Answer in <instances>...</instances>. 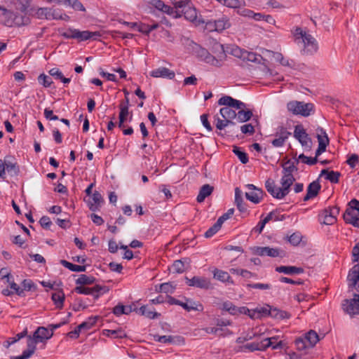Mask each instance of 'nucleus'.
<instances>
[{
    "mask_svg": "<svg viewBox=\"0 0 359 359\" xmlns=\"http://www.w3.org/2000/svg\"><path fill=\"white\" fill-rule=\"evenodd\" d=\"M295 161L287 160L282 164L283 176L280 180L281 187H276L273 180L269 178L265 182V188L267 191L276 199H283L290 191V187L295 181L293 172L297 170Z\"/></svg>",
    "mask_w": 359,
    "mask_h": 359,
    "instance_id": "obj_1",
    "label": "nucleus"
},
{
    "mask_svg": "<svg viewBox=\"0 0 359 359\" xmlns=\"http://www.w3.org/2000/svg\"><path fill=\"white\" fill-rule=\"evenodd\" d=\"M294 41L298 44H302L303 54L313 55L317 52L318 46L316 40L311 34H307L299 27H296L292 30Z\"/></svg>",
    "mask_w": 359,
    "mask_h": 359,
    "instance_id": "obj_2",
    "label": "nucleus"
},
{
    "mask_svg": "<svg viewBox=\"0 0 359 359\" xmlns=\"http://www.w3.org/2000/svg\"><path fill=\"white\" fill-rule=\"evenodd\" d=\"M218 104L224 106L220 109L219 112L222 118L229 121H232L233 119L236 118V112L232 108L241 109L245 107L244 102L229 95H224L219 98Z\"/></svg>",
    "mask_w": 359,
    "mask_h": 359,
    "instance_id": "obj_3",
    "label": "nucleus"
},
{
    "mask_svg": "<svg viewBox=\"0 0 359 359\" xmlns=\"http://www.w3.org/2000/svg\"><path fill=\"white\" fill-rule=\"evenodd\" d=\"M60 35L65 39H74L79 41H84L91 39L97 40L101 36V33L100 32L80 31L76 29L69 28L64 32H61Z\"/></svg>",
    "mask_w": 359,
    "mask_h": 359,
    "instance_id": "obj_4",
    "label": "nucleus"
},
{
    "mask_svg": "<svg viewBox=\"0 0 359 359\" xmlns=\"http://www.w3.org/2000/svg\"><path fill=\"white\" fill-rule=\"evenodd\" d=\"M288 111L294 115L309 116L314 111V106L312 103H305L299 101H291L287 104Z\"/></svg>",
    "mask_w": 359,
    "mask_h": 359,
    "instance_id": "obj_5",
    "label": "nucleus"
},
{
    "mask_svg": "<svg viewBox=\"0 0 359 359\" xmlns=\"http://www.w3.org/2000/svg\"><path fill=\"white\" fill-rule=\"evenodd\" d=\"M348 205L344 214V219L346 223L359 227V201L352 199Z\"/></svg>",
    "mask_w": 359,
    "mask_h": 359,
    "instance_id": "obj_6",
    "label": "nucleus"
},
{
    "mask_svg": "<svg viewBox=\"0 0 359 359\" xmlns=\"http://www.w3.org/2000/svg\"><path fill=\"white\" fill-rule=\"evenodd\" d=\"M175 8H180L181 13L184 18L191 21L194 22L197 20V12L195 8L192 6L191 3L188 0H180L173 2Z\"/></svg>",
    "mask_w": 359,
    "mask_h": 359,
    "instance_id": "obj_7",
    "label": "nucleus"
},
{
    "mask_svg": "<svg viewBox=\"0 0 359 359\" xmlns=\"http://www.w3.org/2000/svg\"><path fill=\"white\" fill-rule=\"evenodd\" d=\"M275 339V337H267L262 339L259 342H252L246 344L243 346H241L238 348L237 351L240 352H253L255 351H265L267 348H269L272 344V340Z\"/></svg>",
    "mask_w": 359,
    "mask_h": 359,
    "instance_id": "obj_8",
    "label": "nucleus"
},
{
    "mask_svg": "<svg viewBox=\"0 0 359 359\" xmlns=\"http://www.w3.org/2000/svg\"><path fill=\"white\" fill-rule=\"evenodd\" d=\"M231 27L229 18L227 16H222L217 20H211L205 22V29L208 32H222Z\"/></svg>",
    "mask_w": 359,
    "mask_h": 359,
    "instance_id": "obj_9",
    "label": "nucleus"
},
{
    "mask_svg": "<svg viewBox=\"0 0 359 359\" xmlns=\"http://www.w3.org/2000/svg\"><path fill=\"white\" fill-rule=\"evenodd\" d=\"M339 208L337 206L329 207L322 210L318 215V221L325 225H332L337 222Z\"/></svg>",
    "mask_w": 359,
    "mask_h": 359,
    "instance_id": "obj_10",
    "label": "nucleus"
},
{
    "mask_svg": "<svg viewBox=\"0 0 359 359\" xmlns=\"http://www.w3.org/2000/svg\"><path fill=\"white\" fill-rule=\"evenodd\" d=\"M168 303L171 305L175 304L181 306L184 309L187 311H202L203 310V306L199 303L196 302L190 299H187V302L184 303L175 297L168 296Z\"/></svg>",
    "mask_w": 359,
    "mask_h": 359,
    "instance_id": "obj_11",
    "label": "nucleus"
},
{
    "mask_svg": "<svg viewBox=\"0 0 359 359\" xmlns=\"http://www.w3.org/2000/svg\"><path fill=\"white\" fill-rule=\"evenodd\" d=\"M341 306L343 310L351 316L359 314V294H354L353 299H344Z\"/></svg>",
    "mask_w": 359,
    "mask_h": 359,
    "instance_id": "obj_12",
    "label": "nucleus"
},
{
    "mask_svg": "<svg viewBox=\"0 0 359 359\" xmlns=\"http://www.w3.org/2000/svg\"><path fill=\"white\" fill-rule=\"evenodd\" d=\"M195 51L198 57H200L202 60L208 64H210L213 66L220 67L222 64L220 63L219 60L217 59V57L212 55H211L207 49L196 45L195 48Z\"/></svg>",
    "mask_w": 359,
    "mask_h": 359,
    "instance_id": "obj_13",
    "label": "nucleus"
},
{
    "mask_svg": "<svg viewBox=\"0 0 359 359\" xmlns=\"http://www.w3.org/2000/svg\"><path fill=\"white\" fill-rule=\"evenodd\" d=\"M294 137L301 143L303 147L309 149L311 148V139L309 137V135L306 133L302 125H297L294 127Z\"/></svg>",
    "mask_w": 359,
    "mask_h": 359,
    "instance_id": "obj_14",
    "label": "nucleus"
},
{
    "mask_svg": "<svg viewBox=\"0 0 359 359\" xmlns=\"http://www.w3.org/2000/svg\"><path fill=\"white\" fill-rule=\"evenodd\" d=\"M247 188L249 191L245 193L246 198L255 204L259 203L264 195V191L257 188L254 184H248Z\"/></svg>",
    "mask_w": 359,
    "mask_h": 359,
    "instance_id": "obj_15",
    "label": "nucleus"
},
{
    "mask_svg": "<svg viewBox=\"0 0 359 359\" xmlns=\"http://www.w3.org/2000/svg\"><path fill=\"white\" fill-rule=\"evenodd\" d=\"M185 280L186 283L191 287L208 290L211 286L209 279L203 276H194L192 278L185 277Z\"/></svg>",
    "mask_w": 359,
    "mask_h": 359,
    "instance_id": "obj_16",
    "label": "nucleus"
},
{
    "mask_svg": "<svg viewBox=\"0 0 359 359\" xmlns=\"http://www.w3.org/2000/svg\"><path fill=\"white\" fill-rule=\"evenodd\" d=\"M290 135L291 133L287 131L285 128L279 127L274 134L275 138L271 142L272 145L275 147H283Z\"/></svg>",
    "mask_w": 359,
    "mask_h": 359,
    "instance_id": "obj_17",
    "label": "nucleus"
},
{
    "mask_svg": "<svg viewBox=\"0 0 359 359\" xmlns=\"http://www.w3.org/2000/svg\"><path fill=\"white\" fill-rule=\"evenodd\" d=\"M53 334V333L50 332L47 328L44 327H39L34 332L33 336L31 337V340L32 341H35V344H36L51 338Z\"/></svg>",
    "mask_w": 359,
    "mask_h": 359,
    "instance_id": "obj_18",
    "label": "nucleus"
},
{
    "mask_svg": "<svg viewBox=\"0 0 359 359\" xmlns=\"http://www.w3.org/2000/svg\"><path fill=\"white\" fill-rule=\"evenodd\" d=\"M208 45L210 46L211 51L216 55L217 59L219 60L220 63L226 57V51L224 46L213 39L208 40Z\"/></svg>",
    "mask_w": 359,
    "mask_h": 359,
    "instance_id": "obj_19",
    "label": "nucleus"
},
{
    "mask_svg": "<svg viewBox=\"0 0 359 359\" xmlns=\"http://www.w3.org/2000/svg\"><path fill=\"white\" fill-rule=\"evenodd\" d=\"M283 251L278 248H272L270 247H257L255 249V253L259 256H269L271 257H277L281 256Z\"/></svg>",
    "mask_w": 359,
    "mask_h": 359,
    "instance_id": "obj_20",
    "label": "nucleus"
},
{
    "mask_svg": "<svg viewBox=\"0 0 359 359\" xmlns=\"http://www.w3.org/2000/svg\"><path fill=\"white\" fill-rule=\"evenodd\" d=\"M74 291L78 294L90 295L94 292H102V293H105L108 291L105 286H100L99 285H96L93 287H88L84 286H76L74 288Z\"/></svg>",
    "mask_w": 359,
    "mask_h": 359,
    "instance_id": "obj_21",
    "label": "nucleus"
},
{
    "mask_svg": "<svg viewBox=\"0 0 359 359\" xmlns=\"http://www.w3.org/2000/svg\"><path fill=\"white\" fill-rule=\"evenodd\" d=\"M348 287H356L359 283V263L355 264L347 276Z\"/></svg>",
    "mask_w": 359,
    "mask_h": 359,
    "instance_id": "obj_22",
    "label": "nucleus"
},
{
    "mask_svg": "<svg viewBox=\"0 0 359 359\" xmlns=\"http://www.w3.org/2000/svg\"><path fill=\"white\" fill-rule=\"evenodd\" d=\"M321 189L318 180H315L310 183L307 187L306 194L304 197V201H308L309 200L316 197Z\"/></svg>",
    "mask_w": 359,
    "mask_h": 359,
    "instance_id": "obj_23",
    "label": "nucleus"
},
{
    "mask_svg": "<svg viewBox=\"0 0 359 359\" xmlns=\"http://www.w3.org/2000/svg\"><path fill=\"white\" fill-rule=\"evenodd\" d=\"M212 273L213 278L220 282L231 285L234 284V281L227 271L215 268L213 269Z\"/></svg>",
    "mask_w": 359,
    "mask_h": 359,
    "instance_id": "obj_24",
    "label": "nucleus"
},
{
    "mask_svg": "<svg viewBox=\"0 0 359 359\" xmlns=\"http://www.w3.org/2000/svg\"><path fill=\"white\" fill-rule=\"evenodd\" d=\"M150 75L152 77L158 78H168L170 79H174L175 74L173 71L170 70L169 69L161 67L158 69H156L151 72Z\"/></svg>",
    "mask_w": 359,
    "mask_h": 359,
    "instance_id": "obj_25",
    "label": "nucleus"
},
{
    "mask_svg": "<svg viewBox=\"0 0 359 359\" xmlns=\"http://www.w3.org/2000/svg\"><path fill=\"white\" fill-rule=\"evenodd\" d=\"M134 311L141 316H144L149 319L158 318L161 314L149 308L147 305L142 306L140 308H135Z\"/></svg>",
    "mask_w": 359,
    "mask_h": 359,
    "instance_id": "obj_26",
    "label": "nucleus"
},
{
    "mask_svg": "<svg viewBox=\"0 0 359 359\" xmlns=\"http://www.w3.org/2000/svg\"><path fill=\"white\" fill-rule=\"evenodd\" d=\"M276 271L286 275L301 274L304 273V269L295 266H279L276 268Z\"/></svg>",
    "mask_w": 359,
    "mask_h": 359,
    "instance_id": "obj_27",
    "label": "nucleus"
},
{
    "mask_svg": "<svg viewBox=\"0 0 359 359\" xmlns=\"http://www.w3.org/2000/svg\"><path fill=\"white\" fill-rule=\"evenodd\" d=\"M102 201V197L101 194L98 191H95L88 201L89 209L93 212L98 210Z\"/></svg>",
    "mask_w": 359,
    "mask_h": 359,
    "instance_id": "obj_28",
    "label": "nucleus"
},
{
    "mask_svg": "<svg viewBox=\"0 0 359 359\" xmlns=\"http://www.w3.org/2000/svg\"><path fill=\"white\" fill-rule=\"evenodd\" d=\"M13 16L14 13L0 6V23L8 27H12L11 19H13Z\"/></svg>",
    "mask_w": 359,
    "mask_h": 359,
    "instance_id": "obj_29",
    "label": "nucleus"
},
{
    "mask_svg": "<svg viewBox=\"0 0 359 359\" xmlns=\"http://www.w3.org/2000/svg\"><path fill=\"white\" fill-rule=\"evenodd\" d=\"M11 20H12V27L13 26L20 27V26H25V25H29L30 22V18L29 15H27L25 13V14H22V13L15 14L14 13V16L13 17V19H11Z\"/></svg>",
    "mask_w": 359,
    "mask_h": 359,
    "instance_id": "obj_30",
    "label": "nucleus"
},
{
    "mask_svg": "<svg viewBox=\"0 0 359 359\" xmlns=\"http://www.w3.org/2000/svg\"><path fill=\"white\" fill-rule=\"evenodd\" d=\"M320 176H325L327 180H329L331 183L337 184L339 182L341 173L337 171H328L327 169H323L320 172Z\"/></svg>",
    "mask_w": 359,
    "mask_h": 359,
    "instance_id": "obj_31",
    "label": "nucleus"
},
{
    "mask_svg": "<svg viewBox=\"0 0 359 359\" xmlns=\"http://www.w3.org/2000/svg\"><path fill=\"white\" fill-rule=\"evenodd\" d=\"M213 191V187L210 184H204L200 189L196 200L198 203L203 202L206 197L210 196Z\"/></svg>",
    "mask_w": 359,
    "mask_h": 359,
    "instance_id": "obj_32",
    "label": "nucleus"
},
{
    "mask_svg": "<svg viewBox=\"0 0 359 359\" xmlns=\"http://www.w3.org/2000/svg\"><path fill=\"white\" fill-rule=\"evenodd\" d=\"M269 316L276 319H287L290 317V314L287 311L272 307H269Z\"/></svg>",
    "mask_w": 359,
    "mask_h": 359,
    "instance_id": "obj_33",
    "label": "nucleus"
},
{
    "mask_svg": "<svg viewBox=\"0 0 359 359\" xmlns=\"http://www.w3.org/2000/svg\"><path fill=\"white\" fill-rule=\"evenodd\" d=\"M304 337L305 338L304 341L307 342L310 348L313 347L320 340L318 334L314 330H310L305 334Z\"/></svg>",
    "mask_w": 359,
    "mask_h": 359,
    "instance_id": "obj_34",
    "label": "nucleus"
},
{
    "mask_svg": "<svg viewBox=\"0 0 359 359\" xmlns=\"http://www.w3.org/2000/svg\"><path fill=\"white\" fill-rule=\"evenodd\" d=\"M6 159V170L11 176H18L20 173V168L16 162Z\"/></svg>",
    "mask_w": 359,
    "mask_h": 359,
    "instance_id": "obj_35",
    "label": "nucleus"
},
{
    "mask_svg": "<svg viewBox=\"0 0 359 359\" xmlns=\"http://www.w3.org/2000/svg\"><path fill=\"white\" fill-rule=\"evenodd\" d=\"M50 20H62L65 21H68L69 20V17L67 14L64 13L60 9L50 8Z\"/></svg>",
    "mask_w": 359,
    "mask_h": 359,
    "instance_id": "obj_36",
    "label": "nucleus"
},
{
    "mask_svg": "<svg viewBox=\"0 0 359 359\" xmlns=\"http://www.w3.org/2000/svg\"><path fill=\"white\" fill-rule=\"evenodd\" d=\"M27 347L28 348L23 351L22 354L25 359L29 358L36 350L35 341L31 340V336L27 337Z\"/></svg>",
    "mask_w": 359,
    "mask_h": 359,
    "instance_id": "obj_37",
    "label": "nucleus"
},
{
    "mask_svg": "<svg viewBox=\"0 0 359 359\" xmlns=\"http://www.w3.org/2000/svg\"><path fill=\"white\" fill-rule=\"evenodd\" d=\"M60 264L63 266H65V268L68 269L69 270H70L72 271L83 272V271H86V266H80V265L74 264L69 262L64 259H62L60 261Z\"/></svg>",
    "mask_w": 359,
    "mask_h": 359,
    "instance_id": "obj_38",
    "label": "nucleus"
},
{
    "mask_svg": "<svg viewBox=\"0 0 359 359\" xmlns=\"http://www.w3.org/2000/svg\"><path fill=\"white\" fill-rule=\"evenodd\" d=\"M176 289V284L173 283H164L159 285V289H156L157 292H164L166 294H172L174 293Z\"/></svg>",
    "mask_w": 359,
    "mask_h": 359,
    "instance_id": "obj_39",
    "label": "nucleus"
},
{
    "mask_svg": "<svg viewBox=\"0 0 359 359\" xmlns=\"http://www.w3.org/2000/svg\"><path fill=\"white\" fill-rule=\"evenodd\" d=\"M97 320V316H92L88 318L86 321L83 322L79 325H78V331L82 330H88L93 327V325H95Z\"/></svg>",
    "mask_w": 359,
    "mask_h": 359,
    "instance_id": "obj_40",
    "label": "nucleus"
},
{
    "mask_svg": "<svg viewBox=\"0 0 359 359\" xmlns=\"http://www.w3.org/2000/svg\"><path fill=\"white\" fill-rule=\"evenodd\" d=\"M242 58L243 60H246L248 61L257 62V63H261V61L262 60V57L260 55H257L255 53L248 52L246 50L243 51Z\"/></svg>",
    "mask_w": 359,
    "mask_h": 359,
    "instance_id": "obj_41",
    "label": "nucleus"
},
{
    "mask_svg": "<svg viewBox=\"0 0 359 359\" xmlns=\"http://www.w3.org/2000/svg\"><path fill=\"white\" fill-rule=\"evenodd\" d=\"M158 27V23H153L151 25L138 23L137 30L142 34L148 35L152 30L156 29Z\"/></svg>",
    "mask_w": 359,
    "mask_h": 359,
    "instance_id": "obj_42",
    "label": "nucleus"
},
{
    "mask_svg": "<svg viewBox=\"0 0 359 359\" xmlns=\"http://www.w3.org/2000/svg\"><path fill=\"white\" fill-rule=\"evenodd\" d=\"M215 119L216 121L215 126H216V128L219 130V132H222V130H224L226 127L235 126L234 122L229 121L228 120L224 119V118L222 120V119L219 118V117L215 116Z\"/></svg>",
    "mask_w": 359,
    "mask_h": 359,
    "instance_id": "obj_43",
    "label": "nucleus"
},
{
    "mask_svg": "<svg viewBox=\"0 0 359 359\" xmlns=\"http://www.w3.org/2000/svg\"><path fill=\"white\" fill-rule=\"evenodd\" d=\"M65 298V294L62 291H58L52 294V300L57 308H62Z\"/></svg>",
    "mask_w": 359,
    "mask_h": 359,
    "instance_id": "obj_44",
    "label": "nucleus"
},
{
    "mask_svg": "<svg viewBox=\"0 0 359 359\" xmlns=\"http://www.w3.org/2000/svg\"><path fill=\"white\" fill-rule=\"evenodd\" d=\"M252 112L250 110H243L241 109L238 113H236V117L239 122H246L249 121L252 116Z\"/></svg>",
    "mask_w": 359,
    "mask_h": 359,
    "instance_id": "obj_45",
    "label": "nucleus"
},
{
    "mask_svg": "<svg viewBox=\"0 0 359 359\" xmlns=\"http://www.w3.org/2000/svg\"><path fill=\"white\" fill-rule=\"evenodd\" d=\"M95 278L93 276H88L85 274H81L76 280V283L81 285H91L95 283Z\"/></svg>",
    "mask_w": 359,
    "mask_h": 359,
    "instance_id": "obj_46",
    "label": "nucleus"
},
{
    "mask_svg": "<svg viewBox=\"0 0 359 359\" xmlns=\"http://www.w3.org/2000/svg\"><path fill=\"white\" fill-rule=\"evenodd\" d=\"M317 139L319 145H320L321 143L325 144V146L329 144L327 135L325 130L321 128L317 129Z\"/></svg>",
    "mask_w": 359,
    "mask_h": 359,
    "instance_id": "obj_47",
    "label": "nucleus"
},
{
    "mask_svg": "<svg viewBox=\"0 0 359 359\" xmlns=\"http://www.w3.org/2000/svg\"><path fill=\"white\" fill-rule=\"evenodd\" d=\"M299 161L309 165H315L318 162V159L316 158V157H308L305 156L304 154H300L298 156V158L295 159L296 163H299Z\"/></svg>",
    "mask_w": 359,
    "mask_h": 359,
    "instance_id": "obj_48",
    "label": "nucleus"
},
{
    "mask_svg": "<svg viewBox=\"0 0 359 359\" xmlns=\"http://www.w3.org/2000/svg\"><path fill=\"white\" fill-rule=\"evenodd\" d=\"M104 334L114 339L123 338L126 334L121 330H104Z\"/></svg>",
    "mask_w": 359,
    "mask_h": 359,
    "instance_id": "obj_49",
    "label": "nucleus"
},
{
    "mask_svg": "<svg viewBox=\"0 0 359 359\" xmlns=\"http://www.w3.org/2000/svg\"><path fill=\"white\" fill-rule=\"evenodd\" d=\"M221 309L229 312L231 315H236L237 306H236L231 302L226 301L222 304Z\"/></svg>",
    "mask_w": 359,
    "mask_h": 359,
    "instance_id": "obj_50",
    "label": "nucleus"
},
{
    "mask_svg": "<svg viewBox=\"0 0 359 359\" xmlns=\"http://www.w3.org/2000/svg\"><path fill=\"white\" fill-rule=\"evenodd\" d=\"M233 151L237 156V157L242 163L245 164L248 162V154L245 152L241 151L239 147H234Z\"/></svg>",
    "mask_w": 359,
    "mask_h": 359,
    "instance_id": "obj_51",
    "label": "nucleus"
},
{
    "mask_svg": "<svg viewBox=\"0 0 359 359\" xmlns=\"http://www.w3.org/2000/svg\"><path fill=\"white\" fill-rule=\"evenodd\" d=\"M27 330L26 328L22 332L17 334L15 337L10 338L9 340L6 341V344L5 345V346L6 348H8L11 344L17 342L22 338L25 337L27 335Z\"/></svg>",
    "mask_w": 359,
    "mask_h": 359,
    "instance_id": "obj_52",
    "label": "nucleus"
},
{
    "mask_svg": "<svg viewBox=\"0 0 359 359\" xmlns=\"http://www.w3.org/2000/svg\"><path fill=\"white\" fill-rule=\"evenodd\" d=\"M38 81L46 88L50 87L53 83L51 78L44 74H41L39 76Z\"/></svg>",
    "mask_w": 359,
    "mask_h": 359,
    "instance_id": "obj_53",
    "label": "nucleus"
},
{
    "mask_svg": "<svg viewBox=\"0 0 359 359\" xmlns=\"http://www.w3.org/2000/svg\"><path fill=\"white\" fill-rule=\"evenodd\" d=\"M228 128V130L225 131L224 133H222V132H216L217 134L219 135V136H222V137H224V136H238V134L237 133L238 132V129L237 127H236V125L234 126H229V127H227Z\"/></svg>",
    "mask_w": 359,
    "mask_h": 359,
    "instance_id": "obj_54",
    "label": "nucleus"
},
{
    "mask_svg": "<svg viewBox=\"0 0 359 359\" xmlns=\"http://www.w3.org/2000/svg\"><path fill=\"white\" fill-rule=\"evenodd\" d=\"M302 238V237L300 233L295 232L287 237V241L290 242V244L296 246L300 243Z\"/></svg>",
    "mask_w": 359,
    "mask_h": 359,
    "instance_id": "obj_55",
    "label": "nucleus"
},
{
    "mask_svg": "<svg viewBox=\"0 0 359 359\" xmlns=\"http://www.w3.org/2000/svg\"><path fill=\"white\" fill-rule=\"evenodd\" d=\"M50 8H39L36 11V15L39 18L50 20Z\"/></svg>",
    "mask_w": 359,
    "mask_h": 359,
    "instance_id": "obj_56",
    "label": "nucleus"
},
{
    "mask_svg": "<svg viewBox=\"0 0 359 359\" xmlns=\"http://www.w3.org/2000/svg\"><path fill=\"white\" fill-rule=\"evenodd\" d=\"M148 1L154 7L162 12H163L165 8H168L167 5L161 0H148Z\"/></svg>",
    "mask_w": 359,
    "mask_h": 359,
    "instance_id": "obj_57",
    "label": "nucleus"
},
{
    "mask_svg": "<svg viewBox=\"0 0 359 359\" xmlns=\"http://www.w3.org/2000/svg\"><path fill=\"white\" fill-rule=\"evenodd\" d=\"M7 158H13L11 156H6L4 160L0 159V177L3 180L6 179V164Z\"/></svg>",
    "mask_w": 359,
    "mask_h": 359,
    "instance_id": "obj_58",
    "label": "nucleus"
},
{
    "mask_svg": "<svg viewBox=\"0 0 359 359\" xmlns=\"http://www.w3.org/2000/svg\"><path fill=\"white\" fill-rule=\"evenodd\" d=\"M247 287L248 288H254V289H259V290H269L271 289V286L269 284L266 283H249L247 284Z\"/></svg>",
    "mask_w": 359,
    "mask_h": 359,
    "instance_id": "obj_59",
    "label": "nucleus"
},
{
    "mask_svg": "<svg viewBox=\"0 0 359 359\" xmlns=\"http://www.w3.org/2000/svg\"><path fill=\"white\" fill-rule=\"evenodd\" d=\"M304 337H299L295 340V345L299 351L304 350L306 348H310L306 341H304Z\"/></svg>",
    "mask_w": 359,
    "mask_h": 359,
    "instance_id": "obj_60",
    "label": "nucleus"
},
{
    "mask_svg": "<svg viewBox=\"0 0 359 359\" xmlns=\"http://www.w3.org/2000/svg\"><path fill=\"white\" fill-rule=\"evenodd\" d=\"M10 287L13 290V293L17 294L20 297H25V293L24 292V290H22V287L18 286L14 281H12L10 283Z\"/></svg>",
    "mask_w": 359,
    "mask_h": 359,
    "instance_id": "obj_61",
    "label": "nucleus"
},
{
    "mask_svg": "<svg viewBox=\"0 0 359 359\" xmlns=\"http://www.w3.org/2000/svg\"><path fill=\"white\" fill-rule=\"evenodd\" d=\"M241 131L243 134L253 135L255 133V128L252 123H247L241 127Z\"/></svg>",
    "mask_w": 359,
    "mask_h": 359,
    "instance_id": "obj_62",
    "label": "nucleus"
},
{
    "mask_svg": "<svg viewBox=\"0 0 359 359\" xmlns=\"http://www.w3.org/2000/svg\"><path fill=\"white\" fill-rule=\"evenodd\" d=\"M172 269L177 273H182L184 271V264L181 260H176L172 264Z\"/></svg>",
    "mask_w": 359,
    "mask_h": 359,
    "instance_id": "obj_63",
    "label": "nucleus"
},
{
    "mask_svg": "<svg viewBox=\"0 0 359 359\" xmlns=\"http://www.w3.org/2000/svg\"><path fill=\"white\" fill-rule=\"evenodd\" d=\"M39 223L41 226L46 229H49L52 225V222L48 216H43L40 219Z\"/></svg>",
    "mask_w": 359,
    "mask_h": 359,
    "instance_id": "obj_64",
    "label": "nucleus"
}]
</instances>
